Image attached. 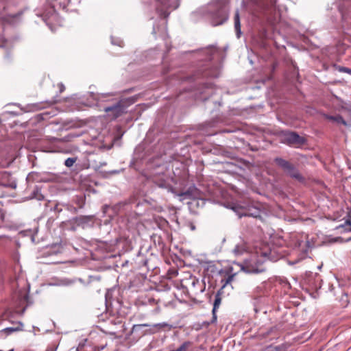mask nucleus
<instances>
[{"label":"nucleus","mask_w":351,"mask_h":351,"mask_svg":"<svg viewBox=\"0 0 351 351\" xmlns=\"http://www.w3.org/2000/svg\"><path fill=\"white\" fill-rule=\"evenodd\" d=\"M233 265H236L239 271L247 274H258L266 270L263 261L258 258H252L250 260L245 261L243 264L234 262Z\"/></svg>","instance_id":"f257e3e1"},{"label":"nucleus","mask_w":351,"mask_h":351,"mask_svg":"<svg viewBox=\"0 0 351 351\" xmlns=\"http://www.w3.org/2000/svg\"><path fill=\"white\" fill-rule=\"evenodd\" d=\"M178 6V0H155L156 11L160 18L167 19Z\"/></svg>","instance_id":"f03ea898"},{"label":"nucleus","mask_w":351,"mask_h":351,"mask_svg":"<svg viewBox=\"0 0 351 351\" xmlns=\"http://www.w3.org/2000/svg\"><path fill=\"white\" fill-rule=\"evenodd\" d=\"M274 161L291 178L300 182L304 181V178L300 174L293 164L282 158H276Z\"/></svg>","instance_id":"7ed1b4c3"},{"label":"nucleus","mask_w":351,"mask_h":351,"mask_svg":"<svg viewBox=\"0 0 351 351\" xmlns=\"http://www.w3.org/2000/svg\"><path fill=\"white\" fill-rule=\"evenodd\" d=\"M127 106L123 100H119L104 108V112L110 119H116L127 112Z\"/></svg>","instance_id":"20e7f679"},{"label":"nucleus","mask_w":351,"mask_h":351,"mask_svg":"<svg viewBox=\"0 0 351 351\" xmlns=\"http://www.w3.org/2000/svg\"><path fill=\"white\" fill-rule=\"evenodd\" d=\"M233 264L230 266L225 267L221 269L219 272L221 275H223V278L221 279V282L222 283V288L225 287L228 285L230 284L238 271H234V267Z\"/></svg>","instance_id":"39448f33"},{"label":"nucleus","mask_w":351,"mask_h":351,"mask_svg":"<svg viewBox=\"0 0 351 351\" xmlns=\"http://www.w3.org/2000/svg\"><path fill=\"white\" fill-rule=\"evenodd\" d=\"M261 210L259 205L249 204L246 206L241 208V211L239 213V217L247 216L256 218L261 216Z\"/></svg>","instance_id":"423d86ee"},{"label":"nucleus","mask_w":351,"mask_h":351,"mask_svg":"<svg viewBox=\"0 0 351 351\" xmlns=\"http://www.w3.org/2000/svg\"><path fill=\"white\" fill-rule=\"evenodd\" d=\"M283 142L289 145H302L304 143V139L295 132H289L284 134Z\"/></svg>","instance_id":"0eeeda50"},{"label":"nucleus","mask_w":351,"mask_h":351,"mask_svg":"<svg viewBox=\"0 0 351 351\" xmlns=\"http://www.w3.org/2000/svg\"><path fill=\"white\" fill-rule=\"evenodd\" d=\"M92 217L90 216L80 215L73 217L71 220V222L73 225L84 227V225L88 223L90 221Z\"/></svg>","instance_id":"6e6552de"},{"label":"nucleus","mask_w":351,"mask_h":351,"mask_svg":"<svg viewBox=\"0 0 351 351\" xmlns=\"http://www.w3.org/2000/svg\"><path fill=\"white\" fill-rule=\"evenodd\" d=\"M276 0H269L262 4V9L263 11L271 12L276 10Z\"/></svg>","instance_id":"1a4fd4ad"},{"label":"nucleus","mask_w":351,"mask_h":351,"mask_svg":"<svg viewBox=\"0 0 351 351\" xmlns=\"http://www.w3.org/2000/svg\"><path fill=\"white\" fill-rule=\"evenodd\" d=\"M234 28H235L237 36L238 38H239L241 36V23H240L239 13L238 11H237L234 14Z\"/></svg>","instance_id":"9d476101"},{"label":"nucleus","mask_w":351,"mask_h":351,"mask_svg":"<svg viewBox=\"0 0 351 351\" xmlns=\"http://www.w3.org/2000/svg\"><path fill=\"white\" fill-rule=\"evenodd\" d=\"M113 95H114L112 93H101V94L97 95L96 99L98 102H100V103L113 101L114 99H108V97H112Z\"/></svg>","instance_id":"9b49d317"},{"label":"nucleus","mask_w":351,"mask_h":351,"mask_svg":"<svg viewBox=\"0 0 351 351\" xmlns=\"http://www.w3.org/2000/svg\"><path fill=\"white\" fill-rule=\"evenodd\" d=\"M192 345L193 343L191 341H186L178 348L170 351H188Z\"/></svg>","instance_id":"f8f14e48"},{"label":"nucleus","mask_w":351,"mask_h":351,"mask_svg":"<svg viewBox=\"0 0 351 351\" xmlns=\"http://www.w3.org/2000/svg\"><path fill=\"white\" fill-rule=\"evenodd\" d=\"M221 302V298L220 296V293L218 292L215 298L214 304H213V313L215 315V311L217 310V308L219 307Z\"/></svg>","instance_id":"ddd939ff"},{"label":"nucleus","mask_w":351,"mask_h":351,"mask_svg":"<svg viewBox=\"0 0 351 351\" xmlns=\"http://www.w3.org/2000/svg\"><path fill=\"white\" fill-rule=\"evenodd\" d=\"M337 229H343V231L350 232L351 231V222L349 220L345 221L342 225L337 227Z\"/></svg>","instance_id":"4468645a"},{"label":"nucleus","mask_w":351,"mask_h":351,"mask_svg":"<svg viewBox=\"0 0 351 351\" xmlns=\"http://www.w3.org/2000/svg\"><path fill=\"white\" fill-rule=\"evenodd\" d=\"M328 119H330V120H332L334 121H336L338 123H341V124H343V125H346V122L344 121L343 117L339 116V115L335 116V117L330 116V117H328Z\"/></svg>","instance_id":"2eb2a0df"},{"label":"nucleus","mask_w":351,"mask_h":351,"mask_svg":"<svg viewBox=\"0 0 351 351\" xmlns=\"http://www.w3.org/2000/svg\"><path fill=\"white\" fill-rule=\"evenodd\" d=\"M220 13H221V19H220L219 21H218L216 23V25H221L228 20V14L223 10H221Z\"/></svg>","instance_id":"dca6fc26"},{"label":"nucleus","mask_w":351,"mask_h":351,"mask_svg":"<svg viewBox=\"0 0 351 351\" xmlns=\"http://www.w3.org/2000/svg\"><path fill=\"white\" fill-rule=\"evenodd\" d=\"M152 326L154 328H156V330H160V329L166 328V327H169V329H171V328L167 323H165V322L156 324H154Z\"/></svg>","instance_id":"f3484780"},{"label":"nucleus","mask_w":351,"mask_h":351,"mask_svg":"<svg viewBox=\"0 0 351 351\" xmlns=\"http://www.w3.org/2000/svg\"><path fill=\"white\" fill-rule=\"evenodd\" d=\"M335 67H336V69L337 71H339V72L346 73L351 75V69H349V68L345 67V66H336V65H335Z\"/></svg>","instance_id":"a211bd4d"},{"label":"nucleus","mask_w":351,"mask_h":351,"mask_svg":"<svg viewBox=\"0 0 351 351\" xmlns=\"http://www.w3.org/2000/svg\"><path fill=\"white\" fill-rule=\"evenodd\" d=\"M75 161H76V158H68L64 161V165L67 167H71L74 165Z\"/></svg>","instance_id":"6ab92c4d"},{"label":"nucleus","mask_w":351,"mask_h":351,"mask_svg":"<svg viewBox=\"0 0 351 351\" xmlns=\"http://www.w3.org/2000/svg\"><path fill=\"white\" fill-rule=\"evenodd\" d=\"M53 141H63V142H68L71 140V137L70 136H66L65 137H64L63 138H51Z\"/></svg>","instance_id":"aec40b11"},{"label":"nucleus","mask_w":351,"mask_h":351,"mask_svg":"<svg viewBox=\"0 0 351 351\" xmlns=\"http://www.w3.org/2000/svg\"><path fill=\"white\" fill-rule=\"evenodd\" d=\"M21 329L19 328H13V327H9V328H6L4 330L8 333V334H10L13 332H15V331H18V330H21Z\"/></svg>","instance_id":"412c9836"},{"label":"nucleus","mask_w":351,"mask_h":351,"mask_svg":"<svg viewBox=\"0 0 351 351\" xmlns=\"http://www.w3.org/2000/svg\"><path fill=\"white\" fill-rule=\"evenodd\" d=\"M149 326L150 325L148 324H135L132 327V331L135 330L137 328H142V327H147V326Z\"/></svg>","instance_id":"4be33fe9"},{"label":"nucleus","mask_w":351,"mask_h":351,"mask_svg":"<svg viewBox=\"0 0 351 351\" xmlns=\"http://www.w3.org/2000/svg\"><path fill=\"white\" fill-rule=\"evenodd\" d=\"M57 347L55 346H49L47 348L46 351H56Z\"/></svg>","instance_id":"5701e85b"},{"label":"nucleus","mask_w":351,"mask_h":351,"mask_svg":"<svg viewBox=\"0 0 351 351\" xmlns=\"http://www.w3.org/2000/svg\"><path fill=\"white\" fill-rule=\"evenodd\" d=\"M58 86H59V88H60V93H62L63 91H64V90H65V87H64V84H62V83H60V84H58Z\"/></svg>","instance_id":"b1692460"},{"label":"nucleus","mask_w":351,"mask_h":351,"mask_svg":"<svg viewBox=\"0 0 351 351\" xmlns=\"http://www.w3.org/2000/svg\"><path fill=\"white\" fill-rule=\"evenodd\" d=\"M195 283H199V281L198 280H193V282H192V285L193 286H195Z\"/></svg>","instance_id":"393cba45"},{"label":"nucleus","mask_w":351,"mask_h":351,"mask_svg":"<svg viewBox=\"0 0 351 351\" xmlns=\"http://www.w3.org/2000/svg\"><path fill=\"white\" fill-rule=\"evenodd\" d=\"M0 351H3V350H0ZM8 351H14V349H11V350H10Z\"/></svg>","instance_id":"a878e982"}]
</instances>
